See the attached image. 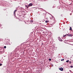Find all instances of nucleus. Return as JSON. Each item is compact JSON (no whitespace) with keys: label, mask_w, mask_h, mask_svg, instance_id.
Masks as SVG:
<instances>
[{"label":"nucleus","mask_w":73,"mask_h":73,"mask_svg":"<svg viewBox=\"0 0 73 73\" xmlns=\"http://www.w3.org/2000/svg\"><path fill=\"white\" fill-rule=\"evenodd\" d=\"M2 65V64H0V66H1Z\"/></svg>","instance_id":"2eb2a0df"},{"label":"nucleus","mask_w":73,"mask_h":73,"mask_svg":"<svg viewBox=\"0 0 73 73\" xmlns=\"http://www.w3.org/2000/svg\"><path fill=\"white\" fill-rule=\"evenodd\" d=\"M49 61H51V59H49Z\"/></svg>","instance_id":"f3484780"},{"label":"nucleus","mask_w":73,"mask_h":73,"mask_svg":"<svg viewBox=\"0 0 73 73\" xmlns=\"http://www.w3.org/2000/svg\"><path fill=\"white\" fill-rule=\"evenodd\" d=\"M45 22L46 23H48V22H49V21H46Z\"/></svg>","instance_id":"0eeeda50"},{"label":"nucleus","mask_w":73,"mask_h":73,"mask_svg":"<svg viewBox=\"0 0 73 73\" xmlns=\"http://www.w3.org/2000/svg\"><path fill=\"white\" fill-rule=\"evenodd\" d=\"M31 23H33V21L31 20Z\"/></svg>","instance_id":"9d476101"},{"label":"nucleus","mask_w":73,"mask_h":73,"mask_svg":"<svg viewBox=\"0 0 73 73\" xmlns=\"http://www.w3.org/2000/svg\"><path fill=\"white\" fill-rule=\"evenodd\" d=\"M69 30L70 31H72V27H70V29H69Z\"/></svg>","instance_id":"39448f33"},{"label":"nucleus","mask_w":73,"mask_h":73,"mask_svg":"<svg viewBox=\"0 0 73 73\" xmlns=\"http://www.w3.org/2000/svg\"><path fill=\"white\" fill-rule=\"evenodd\" d=\"M58 39H59V40L60 41H63V40H62L61 38H60V37H58Z\"/></svg>","instance_id":"f03ea898"},{"label":"nucleus","mask_w":73,"mask_h":73,"mask_svg":"<svg viewBox=\"0 0 73 73\" xmlns=\"http://www.w3.org/2000/svg\"><path fill=\"white\" fill-rule=\"evenodd\" d=\"M69 62L70 64H71V63H72V62H71V61H70Z\"/></svg>","instance_id":"9b49d317"},{"label":"nucleus","mask_w":73,"mask_h":73,"mask_svg":"<svg viewBox=\"0 0 73 73\" xmlns=\"http://www.w3.org/2000/svg\"><path fill=\"white\" fill-rule=\"evenodd\" d=\"M64 60V59H62L61 60V61H63Z\"/></svg>","instance_id":"1a4fd4ad"},{"label":"nucleus","mask_w":73,"mask_h":73,"mask_svg":"<svg viewBox=\"0 0 73 73\" xmlns=\"http://www.w3.org/2000/svg\"><path fill=\"white\" fill-rule=\"evenodd\" d=\"M16 11H17V10H15L14 11V15H15V12H16Z\"/></svg>","instance_id":"423d86ee"},{"label":"nucleus","mask_w":73,"mask_h":73,"mask_svg":"<svg viewBox=\"0 0 73 73\" xmlns=\"http://www.w3.org/2000/svg\"><path fill=\"white\" fill-rule=\"evenodd\" d=\"M66 36H69V35L68 34H66Z\"/></svg>","instance_id":"f8f14e48"},{"label":"nucleus","mask_w":73,"mask_h":73,"mask_svg":"<svg viewBox=\"0 0 73 73\" xmlns=\"http://www.w3.org/2000/svg\"><path fill=\"white\" fill-rule=\"evenodd\" d=\"M66 36V35H65L63 36V37H65V36Z\"/></svg>","instance_id":"dca6fc26"},{"label":"nucleus","mask_w":73,"mask_h":73,"mask_svg":"<svg viewBox=\"0 0 73 73\" xmlns=\"http://www.w3.org/2000/svg\"><path fill=\"white\" fill-rule=\"evenodd\" d=\"M4 48H6V46H4Z\"/></svg>","instance_id":"ddd939ff"},{"label":"nucleus","mask_w":73,"mask_h":73,"mask_svg":"<svg viewBox=\"0 0 73 73\" xmlns=\"http://www.w3.org/2000/svg\"><path fill=\"white\" fill-rule=\"evenodd\" d=\"M33 5L32 3H30L28 5V7H31Z\"/></svg>","instance_id":"f257e3e1"},{"label":"nucleus","mask_w":73,"mask_h":73,"mask_svg":"<svg viewBox=\"0 0 73 73\" xmlns=\"http://www.w3.org/2000/svg\"><path fill=\"white\" fill-rule=\"evenodd\" d=\"M1 26V25H0V26Z\"/></svg>","instance_id":"aec40b11"},{"label":"nucleus","mask_w":73,"mask_h":73,"mask_svg":"<svg viewBox=\"0 0 73 73\" xmlns=\"http://www.w3.org/2000/svg\"><path fill=\"white\" fill-rule=\"evenodd\" d=\"M26 6L27 7V8H28V7H29V6Z\"/></svg>","instance_id":"4468645a"},{"label":"nucleus","mask_w":73,"mask_h":73,"mask_svg":"<svg viewBox=\"0 0 73 73\" xmlns=\"http://www.w3.org/2000/svg\"><path fill=\"white\" fill-rule=\"evenodd\" d=\"M68 36L69 37H72V36H73V35L72 34H69Z\"/></svg>","instance_id":"20e7f679"},{"label":"nucleus","mask_w":73,"mask_h":73,"mask_svg":"<svg viewBox=\"0 0 73 73\" xmlns=\"http://www.w3.org/2000/svg\"><path fill=\"white\" fill-rule=\"evenodd\" d=\"M69 60H67L66 61V62H69Z\"/></svg>","instance_id":"6e6552de"},{"label":"nucleus","mask_w":73,"mask_h":73,"mask_svg":"<svg viewBox=\"0 0 73 73\" xmlns=\"http://www.w3.org/2000/svg\"><path fill=\"white\" fill-rule=\"evenodd\" d=\"M70 72H72V71H71V70H70Z\"/></svg>","instance_id":"6ab92c4d"},{"label":"nucleus","mask_w":73,"mask_h":73,"mask_svg":"<svg viewBox=\"0 0 73 73\" xmlns=\"http://www.w3.org/2000/svg\"><path fill=\"white\" fill-rule=\"evenodd\" d=\"M59 70H61V71H62L64 69L62 68H59Z\"/></svg>","instance_id":"7ed1b4c3"},{"label":"nucleus","mask_w":73,"mask_h":73,"mask_svg":"<svg viewBox=\"0 0 73 73\" xmlns=\"http://www.w3.org/2000/svg\"><path fill=\"white\" fill-rule=\"evenodd\" d=\"M70 67L71 68H73V66H71Z\"/></svg>","instance_id":"a211bd4d"}]
</instances>
